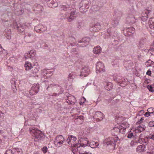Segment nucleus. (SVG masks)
<instances>
[{
    "instance_id": "obj_1",
    "label": "nucleus",
    "mask_w": 154,
    "mask_h": 154,
    "mask_svg": "<svg viewBox=\"0 0 154 154\" xmlns=\"http://www.w3.org/2000/svg\"><path fill=\"white\" fill-rule=\"evenodd\" d=\"M60 9L62 11H68L64 14L63 16L68 22H71L77 17L78 14L76 11L72 10L69 5L66 4L60 6Z\"/></svg>"
},
{
    "instance_id": "obj_2",
    "label": "nucleus",
    "mask_w": 154,
    "mask_h": 154,
    "mask_svg": "<svg viewBox=\"0 0 154 154\" xmlns=\"http://www.w3.org/2000/svg\"><path fill=\"white\" fill-rule=\"evenodd\" d=\"M29 131L31 134L35 137V140L36 141L43 140L44 136L43 133L41 131L33 127L29 128Z\"/></svg>"
},
{
    "instance_id": "obj_3",
    "label": "nucleus",
    "mask_w": 154,
    "mask_h": 154,
    "mask_svg": "<svg viewBox=\"0 0 154 154\" xmlns=\"http://www.w3.org/2000/svg\"><path fill=\"white\" fill-rule=\"evenodd\" d=\"M25 67L26 70L31 69V73L33 76L37 73L39 69V67L38 65V63L36 62L35 64H32L29 62H26L25 64Z\"/></svg>"
},
{
    "instance_id": "obj_4",
    "label": "nucleus",
    "mask_w": 154,
    "mask_h": 154,
    "mask_svg": "<svg viewBox=\"0 0 154 154\" xmlns=\"http://www.w3.org/2000/svg\"><path fill=\"white\" fill-rule=\"evenodd\" d=\"M119 138L117 136L113 137H109L105 139L103 142V144L106 145H112L114 148H115L116 143L117 142Z\"/></svg>"
},
{
    "instance_id": "obj_5",
    "label": "nucleus",
    "mask_w": 154,
    "mask_h": 154,
    "mask_svg": "<svg viewBox=\"0 0 154 154\" xmlns=\"http://www.w3.org/2000/svg\"><path fill=\"white\" fill-rule=\"evenodd\" d=\"M5 154H22V151L20 148L10 147V149L6 151Z\"/></svg>"
},
{
    "instance_id": "obj_6",
    "label": "nucleus",
    "mask_w": 154,
    "mask_h": 154,
    "mask_svg": "<svg viewBox=\"0 0 154 154\" xmlns=\"http://www.w3.org/2000/svg\"><path fill=\"white\" fill-rule=\"evenodd\" d=\"M125 129L126 128L123 127L122 126H118L117 127L113 128V129L112 130V135L115 137L117 136L114 133V132H116L117 133H121L123 134L125 131Z\"/></svg>"
},
{
    "instance_id": "obj_7",
    "label": "nucleus",
    "mask_w": 154,
    "mask_h": 154,
    "mask_svg": "<svg viewBox=\"0 0 154 154\" xmlns=\"http://www.w3.org/2000/svg\"><path fill=\"white\" fill-rule=\"evenodd\" d=\"M64 139L61 135L57 136L54 141V144L57 147H60L64 142Z\"/></svg>"
},
{
    "instance_id": "obj_8",
    "label": "nucleus",
    "mask_w": 154,
    "mask_h": 154,
    "mask_svg": "<svg viewBox=\"0 0 154 154\" xmlns=\"http://www.w3.org/2000/svg\"><path fill=\"white\" fill-rule=\"evenodd\" d=\"M77 138L76 137L73 135H69L66 140V142L68 144H71L72 146H73L77 148L78 143H77L75 142Z\"/></svg>"
},
{
    "instance_id": "obj_9",
    "label": "nucleus",
    "mask_w": 154,
    "mask_h": 154,
    "mask_svg": "<svg viewBox=\"0 0 154 154\" xmlns=\"http://www.w3.org/2000/svg\"><path fill=\"white\" fill-rule=\"evenodd\" d=\"M89 144L88 141L86 138H82L79 140L77 148H79L81 146L85 147L87 146H88Z\"/></svg>"
},
{
    "instance_id": "obj_10",
    "label": "nucleus",
    "mask_w": 154,
    "mask_h": 154,
    "mask_svg": "<svg viewBox=\"0 0 154 154\" xmlns=\"http://www.w3.org/2000/svg\"><path fill=\"white\" fill-rule=\"evenodd\" d=\"M115 118L116 122L119 125L121 124L123 125H129L125 120H123V117L121 116L116 115L115 116Z\"/></svg>"
},
{
    "instance_id": "obj_11",
    "label": "nucleus",
    "mask_w": 154,
    "mask_h": 154,
    "mask_svg": "<svg viewBox=\"0 0 154 154\" xmlns=\"http://www.w3.org/2000/svg\"><path fill=\"white\" fill-rule=\"evenodd\" d=\"M151 11L150 10L145 9L142 12L141 18L143 21H146L147 20L148 17H149Z\"/></svg>"
},
{
    "instance_id": "obj_12",
    "label": "nucleus",
    "mask_w": 154,
    "mask_h": 154,
    "mask_svg": "<svg viewBox=\"0 0 154 154\" xmlns=\"http://www.w3.org/2000/svg\"><path fill=\"white\" fill-rule=\"evenodd\" d=\"M61 89L62 88L61 86L55 84H50L49 85H48L47 88V90H52L55 92L59 91L60 90L61 91Z\"/></svg>"
},
{
    "instance_id": "obj_13",
    "label": "nucleus",
    "mask_w": 154,
    "mask_h": 154,
    "mask_svg": "<svg viewBox=\"0 0 154 154\" xmlns=\"http://www.w3.org/2000/svg\"><path fill=\"white\" fill-rule=\"evenodd\" d=\"M39 85L38 84L34 85L29 91V94L31 95H33L38 93L39 91Z\"/></svg>"
},
{
    "instance_id": "obj_14",
    "label": "nucleus",
    "mask_w": 154,
    "mask_h": 154,
    "mask_svg": "<svg viewBox=\"0 0 154 154\" xmlns=\"http://www.w3.org/2000/svg\"><path fill=\"white\" fill-rule=\"evenodd\" d=\"M97 72H104L105 71V67L103 64L100 62H97L96 65Z\"/></svg>"
},
{
    "instance_id": "obj_15",
    "label": "nucleus",
    "mask_w": 154,
    "mask_h": 154,
    "mask_svg": "<svg viewBox=\"0 0 154 154\" xmlns=\"http://www.w3.org/2000/svg\"><path fill=\"white\" fill-rule=\"evenodd\" d=\"M34 29L37 32L41 33L45 31L46 28L42 25L39 24L35 26Z\"/></svg>"
},
{
    "instance_id": "obj_16",
    "label": "nucleus",
    "mask_w": 154,
    "mask_h": 154,
    "mask_svg": "<svg viewBox=\"0 0 154 154\" xmlns=\"http://www.w3.org/2000/svg\"><path fill=\"white\" fill-rule=\"evenodd\" d=\"M94 118L97 121H101L104 118V116L100 112L97 111L95 112Z\"/></svg>"
},
{
    "instance_id": "obj_17",
    "label": "nucleus",
    "mask_w": 154,
    "mask_h": 154,
    "mask_svg": "<svg viewBox=\"0 0 154 154\" xmlns=\"http://www.w3.org/2000/svg\"><path fill=\"white\" fill-rule=\"evenodd\" d=\"M48 4V6L51 8H54L58 6L57 0H49Z\"/></svg>"
},
{
    "instance_id": "obj_18",
    "label": "nucleus",
    "mask_w": 154,
    "mask_h": 154,
    "mask_svg": "<svg viewBox=\"0 0 154 154\" xmlns=\"http://www.w3.org/2000/svg\"><path fill=\"white\" fill-rule=\"evenodd\" d=\"M35 54V50H31L28 53L26 54L25 55V58L26 59L30 58H31L34 57Z\"/></svg>"
},
{
    "instance_id": "obj_19",
    "label": "nucleus",
    "mask_w": 154,
    "mask_h": 154,
    "mask_svg": "<svg viewBox=\"0 0 154 154\" xmlns=\"http://www.w3.org/2000/svg\"><path fill=\"white\" fill-rule=\"evenodd\" d=\"M140 139H139V141L140 142H141V141H140V140L141 139L142 142L143 143H146L148 141V139H152L153 140H154V133L153 134H150L149 135V136L148 137H146L144 139H142L141 138V137H140Z\"/></svg>"
},
{
    "instance_id": "obj_20",
    "label": "nucleus",
    "mask_w": 154,
    "mask_h": 154,
    "mask_svg": "<svg viewBox=\"0 0 154 154\" xmlns=\"http://www.w3.org/2000/svg\"><path fill=\"white\" fill-rule=\"evenodd\" d=\"M42 74L44 75L47 78L49 77L52 75L53 74V71H51L49 69L45 70L44 69L42 71Z\"/></svg>"
},
{
    "instance_id": "obj_21",
    "label": "nucleus",
    "mask_w": 154,
    "mask_h": 154,
    "mask_svg": "<svg viewBox=\"0 0 154 154\" xmlns=\"http://www.w3.org/2000/svg\"><path fill=\"white\" fill-rule=\"evenodd\" d=\"M67 100L68 103L70 104H75L76 102V99L75 97L73 96L70 95L67 97Z\"/></svg>"
},
{
    "instance_id": "obj_22",
    "label": "nucleus",
    "mask_w": 154,
    "mask_h": 154,
    "mask_svg": "<svg viewBox=\"0 0 154 154\" xmlns=\"http://www.w3.org/2000/svg\"><path fill=\"white\" fill-rule=\"evenodd\" d=\"M89 70L86 67L83 68L81 70V74L80 75L83 76L84 77L86 76L88 74Z\"/></svg>"
},
{
    "instance_id": "obj_23",
    "label": "nucleus",
    "mask_w": 154,
    "mask_h": 154,
    "mask_svg": "<svg viewBox=\"0 0 154 154\" xmlns=\"http://www.w3.org/2000/svg\"><path fill=\"white\" fill-rule=\"evenodd\" d=\"M93 53L95 54H99L101 52V48L99 46H97L94 48Z\"/></svg>"
},
{
    "instance_id": "obj_24",
    "label": "nucleus",
    "mask_w": 154,
    "mask_h": 154,
    "mask_svg": "<svg viewBox=\"0 0 154 154\" xmlns=\"http://www.w3.org/2000/svg\"><path fill=\"white\" fill-rule=\"evenodd\" d=\"M99 144L97 142L92 141L89 143L88 146L92 148H94L98 147Z\"/></svg>"
},
{
    "instance_id": "obj_25",
    "label": "nucleus",
    "mask_w": 154,
    "mask_h": 154,
    "mask_svg": "<svg viewBox=\"0 0 154 154\" xmlns=\"http://www.w3.org/2000/svg\"><path fill=\"white\" fill-rule=\"evenodd\" d=\"M81 7L79 8V10L81 12H85L87 11V9L89 8L88 5L84 6L82 5H80Z\"/></svg>"
},
{
    "instance_id": "obj_26",
    "label": "nucleus",
    "mask_w": 154,
    "mask_h": 154,
    "mask_svg": "<svg viewBox=\"0 0 154 154\" xmlns=\"http://www.w3.org/2000/svg\"><path fill=\"white\" fill-rule=\"evenodd\" d=\"M82 42H83L85 44V45H87L90 41V39L89 38L85 37L83 38L81 40Z\"/></svg>"
},
{
    "instance_id": "obj_27",
    "label": "nucleus",
    "mask_w": 154,
    "mask_h": 154,
    "mask_svg": "<svg viewBox=\"0 0 154 154\" xmlns=\"http://www.w3.org/2000/svg\"><path fill=\"white\" fill-rule=\"evenodd\" d=\"M145 146L143 145L138 146L137 148V151L141 152L144 150Z\"/></svg>"
},
{
    "instance_id": "obj_28",
    "label": "nucleus",
    "mask_w": 154,
    "mask_h": 154,
    "mask_svg": "<svg viewBox=\"0 0 154 154\" xmlns=\"http://www.w3.org/2000/svg\"><path fill=\"white\" fill-rule=\"evenodd\" d=\"M84 117L82 116H77V118L76 119L75 122H76L77 121L79 122L80 124L83 122Z\"/></svg>"
},
{
    "instance_id": "obj_29",
    "label": "nucleus",
    "mask_w": 154,
    "mask_h": 154,
    "mask_svg": "<svg viewBox=\"0 0 154 154\" xmlns=\"http://www.w3.org/2000/svg\"><path fill=\"white\" fill-rule=\"evenodd\" d=\"M92 28V30L93 31L97 32L100 29V26L99 23H97L95 24Z\"/></svg>"
},
{
    "instance_id": "obj_30",
    "label": "nucleus",
    "mask_w": 154,
    "mask_h": 154,
    "mask_svg": "<svg viewBox=\"0 0 154 154\" xmlns=\"http://www.w3.org/2000/svg\"><path fill=\"white\" fill-rule=\"evenodd\" d=\"M112 87V84L110 82L106 83V85L105 86V88L107 90L109 91Z\"/></svg>"
},
{
    "instance_id": "obj_31",
    "label": "nucleus",
    "mask_w": 154,
    "mask_h": 154,
    "mask_svg": "<svg viewBox=\"0 0 154 154\" xmlns=\"http://www.w3.org/2000/svg\"><path fill=\"white\" fill-rule=\"evenodd\" d=\"M127 79H122L119 80H117V82L120 83L121 84H124L123 85H127L126 82L127 81Z\"/></svg>"
},
{
    "instance_id": "obj_32",
    "label": "nucleus",
    "mask_w": 154,
    "mask_h": 154,
    "mask_svg": "<svg viewBox=\"0 0 154 154\" xmlns=\"http://www.w3.org/2000/svg\"><path fill=\"white\" fill-rule=\"evenodd\" d=\"M90 0H82L80 5H82L84 6L88 5L89 6L90 3H89Z\"/></svg>"
},
{
    "instance_id": "obj_33",
    "label": "nucleus",
    "mask_w": 154,
    "mask_h": 154,
    "mask_svg": "<svg viewBox=\"0 0 154 154\" xmlns=\"http://www.w3.org/2000/svg\"><path fill=\"white\" fill-rule=\"evenodd\" d=\"M149 27L151 29H154V21L151 20H149L148 21Z\"/></svg>"
},
{
    "instance_id": "obj_34",
    "label": "nucleus",
    "mask_w": 154,
    "mask_h": 154,
    "mask_svg": "<svg viewBox=\"0 0 154 154\" xmlns=\"http://www.w3.org/2000/svg\"><path fill=\"white\" fill-rule=\"evenodd\" d=\"M144 126H143V127H141V126H139L137 127V130H135V133H137V132H141L142 131L144 130Z\"/></svg>"
},
{
    "instance_id": "obj_35",
    "label": "nucleus",
    "mask_w": 154,
    "mask_h": 154,
    "mask_svg": "<svg viewBox=\"0 0 154 154\" xmlns=\"http://www.w3.org/2000/svg\"><path fill=\"white\" fill-rule=\"evenodd\" d=\"M76 76V73L75 72H71L69 75L68 78L71 79H73Z\"/></svg>"
},
{
    "instance_id": "obj_36",
    "label": "nucleus",
    "mask_w": 154,
    "mask_h": 154,
    "mask_svg": "<svg viewBox=\"0 0 154 154\" xmlns=\"http://www.w3.org/2000/svg\"><path fill=\"white\" fill-rule=\"evenodd\" d=\"M111 23L114 27H115L118 24L119 20L117 19H115L112 21Z\"/></svg>"
},
{
    "instance_id": "obj_37",
    "label": "nucleus",
    "mask_w": 154,
    "mask_h": 154,
    "mask_svg": "<svg viewBox=\"0 0 154 154\" xmlns=\"http://www.w3.org/2000/svg\"><path fill=\"white\" fill-rule=\"evenodd\" d=\"M147 111L149 112L150 116L152 115H154V108H152V107L149 108L148 109Z\"/></svg>"
},
{
    "instance_id": "obj_38",
    "label": "nucleus",
    "mask_w": 154,
    "mask_h": 154,
    "mask_svg": "<svg viewBox=\"0 0 154 154\" xmlns=\"http://www.w3.org/2000/svg\"><path fill=\"white\" fill-rule=\"evenodd\" d=\"M32 36L31 34L30 33H27L26 34L25 36L24 37V38L26 41H28L29 39V38H30Z\"/></svg>"
},
{
    "instance_id": "obj_39",
    "label": "nucleus",
    "mask_w": 154,
    "mask_h": 154,
    "mask_svg": "<svg viewBox=\"0 0 154 154\" xmlns=\"http://www.w3.org/2000/svg\"><path fill=\"white\" fill-rule=\"evenodd\" d=\"M79 154H92V153L88 151L80 150L79 151Z\"/></svg>"
},
{
    "instance_id": "obj_40",
    "label": "nucleus",
    "mask_w": 154,
    "mask_h": 154,
    "mask_svg": "<svg viewBox=\"0 0 154 154\" xmlns=\"http://www.w3.org/2000/svg\"><path fill=\"white\" fill-rule=\"evenodd\" d=\"M82 42L81 41V40H80L79 41L78 43L77 44V45L82 47H84L86 46V45H85V44L84 43Z\"/></svg>"
},
{
    "instance_id": "obj_41",
    "label": "nucleus",
    "mask_w": 154,
    "mask_h": 154,
    "mask_svg": "<svg viewBox=\"0 0 154 154\" xmlns=\"http://www.w3.org/2000/svg\"><path fill=\"white\" fill-rule=\"evenodd\" d=\"M9 31L8 30V32H9V33H7L6 32L5 35L6 38L8 39H10L11 38V30L10 29H9ZM5 32H6V31H5Z\"/></svg>"
},
{
    "instance_id": "obj_42",
    "label": "nucleus",
    "mask_w": 154,
    "mask_h": 154,
    "mask_svg": "<svg viewBox=\"0 0 154 154\" xmlns=\"http://www.w3.org/2000/svg\"><path fill=\"white\" fill-rule=\"evenodd\" d=\"M15 83L16 82L15 81L14 82V83L13 84H12L11 85L13 91L14 92H16L17 91L16 86H15Z\"/></svg>"
},
{
    "instance_id": "obj_43",
    "label": "nucleus",
    "mask_w": 154,
    "mask_h": 154,
    "mask_svg": "<svg viewBox=\"0 0 154 154\" xmlns=\"http://www.w3.org/2000/svg\"><path fill=\"white\" fill-rule=\"evenodd\" d=\"M147 88L149 91H151L152 92H154V90L153 89V88L152 87L151 85H148Z\"/></svg>"
},
{
    "instance_id": "obj_44",
    "label": "nucleus",
    "mask_w": 154,
    "mask_h": 154,
    "mask_svg": "<svg viewBox=\"0 0 154 154\" xmlns=\"http://www.w3.org/2000/svg\"><path fill=\"white\" fill-rule=\"evenodd\" d=\"M17 29L19 31L23 32L24 30V29L22 27V26H17Z\"/></svg>"
},
{
    "instance_id": "obj_45",
    "label": "nucleus",
    "mask_w": 154,
    "mask_h": 154,
    "mask_svg": "<svg viewBox=\"0 0 154 154\" xmlns=\"http://www.w3.org/2000/svg\"><path fill=\"white\" fill-rule=\"evenodd\" d=\"M42 150L43 153H45L47 152L48 148L46 146H44L42 148Z\"/></svg>"
},
{
    "instance_id": "obj_46",
    "label": "nucleus",
    "mask_w": 154,
    "mask_h": 154,
    "mask_svg": "<svg viewBox=\"0 0 154 154\" xmlns=\"http://www.w3.org/2000/svg\"><path fill=\"white\" fill-rule=\"evenodd\" d=\"M128 31L132 34L134 33V30H135V29L134 28H128Z\"/></svg>"
},
{
    "instance_id": "obj_47",
    "label": "nucleus",
    "mask_w": 154,
    "mask_h": 154,
    "mask_svg": "<svg viewBox=\"0 0 154 154\" xmlns=\"http://www.w3.org/2000/svg\"><path fill=\"white\" fill-rule=\"evenodd\" d=\"M143 120H144V119L143 118H142V117L141 118L140 121H138L136 123V124L138 125V124H140L142 122H143Z\"/></svg>"
},
{
    "instance_id": "obj_48",
    "label": "nucleus",
    "mask_w": 154,
    "mask_h": 154,
    "mask_svg": "<svg viewBox=\"0 0 154 154\" xmlns=\"http://www.w3.org/2000/svg\"><path fill=\"white\" fill-rule=\"evenodd\" d=\"M144 112V111L143 110H142L139 111L138 113V115L141 116L143 115Z\"/></svg>"
},
{
    "instance_id": "obj_49",
    "label": "nucleus",
    "mask_w": 154,
    "mask_h": 154,
    "mask_svg": "<svg viewBox=\"0 0 154 154\" xmlns=\"http://www.w3.org/2000/svg\"><path fill=\"white\" fill-rule=\"evenodd\" d=\"M133 135V134L132 133V132L130 131V133L128 134V138H131L132 137Z\"/></svg>"
},
{
    "instance_id": "obj_50",
    "label": "nucleus",
    "mask_w": 154,
    "mask_h": 154,
    "mask_svg": "<svg viewBox=\"0 0 154 154\" xmlns=\"http://www.w3.org/2000/svg\"><path fill=\"white\" fill-rule=\"evenodd\" d=\"M17 26H18L17 25V23L16 21L14 22L13 27L15 29L17 28Z\"/></svg>"
},
{
    "instance_id": "obj_51",
    "label": "nucleus",
    "mask_w": 154,
    "mask_h": 154,
    "mask_svg": "<svg viewBox=\"0 0 154 154\" xmlns=\"http://www.w3.org/2000/svg\"><path fill=\"white\" fill-rule=\"evenodd\" d=\"M146 74L148 75H151V71L150 69H148L146 73Z\"/></svg>"
},
{
    "instance_id": "obj_52",
    "label": "nucleus",
    "mask_w": 154,
    "mask_h": 154,
    "mask_svg": "<svg viewBox=\"0 0 154 154\" xmlns=\"http://www.w3.org/2000/svg\"><path fill=\"white\" fill-rule=\"evenodd\" d=\"M144 116H145L147 117L149 116H151V115H150L149 112H145L144 114Z\"/></svg>"
},
{
    "instance_id": "obj_53",
    "label": "nucleus",
    "mask_w": 154,
    "mask_h": 154,
    "mask_svg": "<svg viewBox=\"0 0 154 154\" xmlns=\"http://www.w3.org/2000/svg\"><path fill=\"white\" fill-rule=\"evenodd\" d=\"M134 143L135 142L134 141H131V143H130V145L131 146H134Z\"/></svg>"
},
{
    "instance_id": "obj_54",
    "label": "nucleus",
    "mask_w": 154,
    "mask_h": 154,
    "mask_svg": "<svg viewBox=\"0 0 154 154\" xmlns=\"http://www.w3.org/2000/svg\"><path fill=\"white\" fill-rule=\"evenodd\" d=\"M149 125H154V121H151L149 122Z\"/></svg>"
},
{
    "instance_id": "obj_55",
    "label": "nucleus",
    "mask_w": 154,
    "mask_h": 154,
    "mask_svg": "<svg viewBox=\"0 0 154 154\" xmlns=\"http://www.w3.org/2000/svg\"><path fill=\"white\" fill-rule=\"evenodd\" d=\"M71 51L73 52H76L77 51L76 48H73L71 49Z\"/></svg>"
},
{
    "instance_id": "obj_56",
    "label": "nucleus",
    "mask_w": 154,
    "mask_h": 154,
    "mask_svg": "<svg viewBox=\"0 0 154 154\" xmlns=\"http://www.w3.org/2000/svg\"><path fill=\"white\" fill-rule=\"evenodd\" d=\"M146 154H154V153H153V152H147Z\"/></svg>"
},
{
    "instance_id": "obj_57",
    "label": "nucleus",
    "mask_w": 154,
    "mask_h": 154,
    "mask_svg": "<svg viewBox=\"0 0 154 154\" xmlns=\"http://www.w3.org/2000/svg\"><path fill=\"white\" fill-rule=\"evenodd\" d=\"M150 51H151L154 52V48H151L150 49Z\"/></svg>"
},
{
    "instance_id": "obj_58",
    "label": "nucleus",
    "mask_w": 154,
    "mask_h": 154,
    "mask_svg": "<svg viewBox=\"0 0 154 154\" xmlns=\"http://www.w3.org/2000/svg\"><path fill=\"white\" fill-rule=\"evenodd\" d=\"M152 63V61L151 60H149L148 62V63Z\"/></svg>"
},
{
    "instance_id": "obj_59",
    "label": "nucleus",
    "mask_w": 154,
    "mask_h": 154,
    "mask_svg": "<svg viewBox=\"0 0 154 154\" xmlns=\"http://www.w3.org/2000/svg\"><path fill=\"white\" fill-rule=\"evenodd\" d=\"M83 103H84V102H83V103H82V102H80V105H82V104Z\"/></svg>"
},
{
    "instance_id": "obj_60",
    "label": "nucleus",
    "mask_w": 154,
    "mask_h": 154,
    "mask_svg": "<svg viewBox=\"0 0 154 154\" xmlns=\"http://www.w3.org/2000/svg\"><path fill=\"white\" fill-rule=\"evenodd\" d=\"M153 70H152V72L154 73V66L153 67Z\"/></svg>"
},
{
    "instance_id": "obj_61",
    "label": "nucleus",
    "mask_w": 154,
    "mask_h": 154,
    "mask_svg": "<svg viewBox=\"0 0 154 154\" xmlns=\"http://www.w3.org/2000/svg\"><path fill=\"white\" fill-rule=\"evenodd\" d=\"M20 12H21V13H19V14H21V13L23 12H22V10H20Z\"/></svg>"
},
{
    "instance_id": "obj_62",
    "label": "nucleus",
    "mask_w": 154,
    "mask_h": 154,
    "mask_svg": "<svg viewBox=\"0 0 154 154\" xmlns=\"http://www.w3.org/2000/svg\"><path fill=\"white\" fill-rule=\"evenodd\" d=\"M54 95H56V93H54Z\"/></svg>"
},
{
    "instance_id": "obj_63",
    "label": "nucleus",
    "mask_w": 154,
    "mask_h": 154,
    "mask_svg": "<svg viewBox=\"0 0 154 154\" xmlns=\"http://www.w3.org/2000/svg\"><path fill=\"white\" fill-rule=\"evenodd\" d=\"M62 93V92H60V93H58V95H59V94H61Z\"/></svg>"
},
{
    "instance_id": "obj_64",
    "label": "nucleus",
    "mask_w": 154,
    "mask_h": 154,
    "mask_svg": "<svg viewBox=\"0 0 154 154\" xmlns=\"http://www.w3.org/2000/svg\"><path fill=\"white\" fill-rule=\"evenodd\" d=\"M141 29V27H140L139 28V29Z\"/></svg>"
}]
</instances>
